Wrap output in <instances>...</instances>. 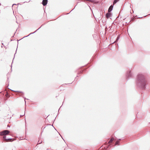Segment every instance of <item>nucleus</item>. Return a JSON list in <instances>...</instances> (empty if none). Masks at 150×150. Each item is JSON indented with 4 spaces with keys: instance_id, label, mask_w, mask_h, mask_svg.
Listing matches in <instances>:
<instances>
[{
    "instance_id": "obj_4",
    "label": "nucleus",
    "mask_w": 150,
    "mask_h": 150,
    "mask_svg": "<svg viewBox=\"0 0 150 150\" xmlns=\"http://www.w3.org/2000/svg\"><path fill=\"white\" fill-rule=\"evenodd\" d=\"M3 138L4 141H10L12 142V141L11 140L12 139L11 138H6V135H4Z\"/></svg>"
},
{
    "instance_id": "obj_13",
    "label": "nucleus",
    "mask_w": 150,
    "mask_h": 150,
    "mask_svg": "<svg viewBox=\"0 0 150 150\" xmlns=\"http://www.w3.org/2000/svg\"><path fill=\"white\" fill-rule=\"evenodd\" d=\"M13 91L14 92H19V93H23V92H21V91Z\"/></svg>"
},
{
    "instance_id": "obj_3",
    "label": "nucleus",
    "mask_w": 150,
    "mask_h": 150,
    "mask_svg": "<svg viewBox=\"0 0 150 150\" xmlns=\"http://www.w3.org/2000/svg\"><path fill=\"white\" fill-rule=\"evenodd\" d=\"M132 74L131 71H127L126 75L127 79H129L130 78L132 77Z\"/></svg>"
},
{
    "instance_id": "obj_20",
    "label": "nucleus",
    "mask_w": 150,
    "mask_h": 150,
    "mask_svg": "<svg viewBox=\"0 0 150 150\" xmlns=\"http://www.w3.org/2000/svg\"><path fill=\"white\" fill-rule=\"evenodd\" d=\"M142 18V17H141V18Z\"/></svg>"
},
{
    "instance_id": "obj_16",
    "label": "nucleus",
    "mask_w": 150,
    "mask_h": 150,
    "mask_svg": "<svg viewBox=\"0 0 150 150\" xmlns=\"http://www.w3.org/2000/svg\"><path fill=\"white\" fill-rule=\"evenodd\" d=\"M39 141L38 142V143L39 144H40L41 143V142H39Z\"/></svg>"
},
{
    "instance_id": "obj_10",
    "label": "nucleus",
    "mask_w": 150,
    "mask_h": 150,
    "mask_svg": "<svg viewBox=\"0 0 150 150\" xmlns=\"http://www.w3.org/2000/svg\"><path fill=\"white\" fill-rule=\"evenodd\" d=\"M114 140V138H112L111 139L109 140V142H108V144H110V143H112L113 141Z\"/></svg>"
},
{
    "instance_id": "obj_12",
    "label": "nucleus",
    "mask_w": 150,
    "mask_h": 150,
    "mask_svg": "<svg viewBox=\"0 0 150 150\" xmlns=\"http://www.w3.org/2000/svg\"><path fill=\"white\" fill-rule=\"evenodd\" d=\"M119 142L118 141H117L115 143V145L118 144Z\"/></svg>"
},
{
    "instance_id": "obj_14",
    "label": "nucleus",
    "mask_w": 150,
    "mask_h": 150,
    "mask_svg": "<svg viewBox=\"0 0 150 150\" xmlns=\"http://www.w3.org/2000/svg\"><path fill=\"white\" fill-rule=\"evenodd\" d=\"M30 1H28V2H25H25H23V3H25V2H27V3H28V2H29Z\"/></svg>"
},
{
    "instance_id": "obj_9",
    "label": "nucleus",
    "mask_w": 150,
    "mask_h": 150,
    "mask_svg": "<svg viewBox=\"0 0 150 150\" xmlns=\"http://www.w3.org/2000/svg\"><path fill=\"white\" fill-rule=\"evenodd\" d=\"M120 38V35H118L117 36V38L116 40L114 42H117L118 40H119Z\"/></svg>"
},
{
    "instance_id": "obj_17",
    "label": "nucleus",
    "mask_w": 150,
    "mask_h": 150,
    "mask_svg": "<svg viewBox=\"0 0 150 150\" xmlns=\"http://www.w3.org/2000/svg\"><path fill=\"white\" fill-rule=\"evenodd\" d=\"M16 5V4H13V5Z\"/></svg>"
},
{
    "instance_id": "obj_18",
    "label": "nucleus",
    "mask_w": 150,
    "mask_h": 150,
    "mask_svg": "<svg viewBox=\"0 0 150 150\" xmlns=\"http://www.w3.org/2000/svg\"><path fill=\"white\" fill-rule=\"evenodd\" d=\"M110 145V144H109V145H108V146H109Z\"/></svg>"
},
{
    "instance_id": "obj_5",
    "label": "nucleus",
    "mask_w": 150,
    "mask_h": 150,
    "mask_svg": "<svg viewBox=\"0 0 150 150\" xmlns=\"http://www.w3.org/2000/svg\"><path fill=\"white\" fill-rule=\"evenodd\" d=\"M48 0H43L42 2V4L43 6H46Z\"/></svg>"
},
{
    "instance_id": "obj_2",
    "label": "nucleus",
    "mask_w": 150,
    "mask_h": 150,
    "mask_svg": "<svg viewBox=\"0 0 150 150\" xmlns=\"http://www.w3.org/2000/svg\"><path fill=\"white\" fill-rule=\"evenodd\" d=\"M10 132V131L8 130H4L0 132V135H6L8 134Z\"/></svg>"
},
{
    "instance_id": "obj_6",
    "label": "nucleus",
    "mask_w": 150,
    "mask_h": 150,
    "mask_svg": "<svg viewBox=\"0 0 150 150\" xmlns=\"http://www.w3.org/2000/svg\"><path fill=\"white\" fill-rule=\"evenodd\" d=\"M113 5H111L109 7L108 9V12H110L113 9Z\"/></svg>"
},
{
    "instance_id": "obj_11",
    "label": "nucleus",
    "mask_w": 150,
    "mask_h": 150,
    "mask_svg": "<svg viewBox=\"0 0 150 150\" xmlns=\"http://www.w3.org/2000/svg\"><path fill=\"white\" fill-rule=\"evenodd\" d=\"M119 1V0H114L113 2V5H114L115 4H116Z\"/></svg>"
},
{
    "instance_id": "obj_7",
    "label": "nucleus",
    "mask_w": 150,
    "mask_h": 150,
    "mask_svg": "<svg viewBox=\"0 0 150 150\" xmlns=\"http://www.w3.org/2000/svg\"><path fill=\"white\" fill-rule=\"evenodd\" d=\"M111 14L110 12H108L106 13L105 15V17L106 18H109L111 16Z\"/></svg>"
},
{
    "instance_id": "obj_19",
    "label": "nucleus",
    "mask_w": 150,
    "mask_h": 150,
    "mask_svg": "<svg viewBox=\"0 0 150 150\" xmlns=\"http://www.w3.org/2000/svg\"><path fill=\"white\" fill-rule=\"evenodd\" d=\"M25 103L26 102V101H25Z\"/></svg>"
},
{
    "instance_id": "obj_15",
    "label": "nucleus",
    "mask_w": 150,
    "mask_h": 150,
    "mask_svg": "<svg viewBox=\"0 0 150 150\" xmlns=\"http://www.w3.org/2000/svg\"><path fill=\"white\" fill-rule=\"evenodd\" d=\"M24 115H25V114H24ZM23 115H20V117H22V116H23Z\"/></svg>"
},
{
    "instance_id": "obj_8",
    "label": "nucleus",
    "mask_w": 150,
    "mask_h": 150,
    "mask_svg": "<svg viewBox=\"0 0 150 150\" xmlns=\"http://www.w3.org/2000/svg\"><path fill=\"white\" fill-rule=\"evenodd\" d=\"M40 27H40V28H39L37 30H36L35 32H33V33H30V34L28 35H27V36H25L24 37H23V38H25V37H28V36H29L30 35H31V34H33V33H35V32L37 31V30H39V29L40 28Z\"/></svg>"
},
{
    "instance_id": "obj_1",
    "label": "nucleus",
    "mask_w": 150,
    "mask_h": 150,
    "mask_svg": "<svg viewBox=\"0 0 150 150\" xmlns=\"http://www.w3.org/2000/svg\"><path fill=\"white\" fill-rule=\"evenodd\" d=\"M137 86L142 89L146 88V81L144 75L142 74H138L137 76L136 80Z\"/></svg>"
}]
</instances>
